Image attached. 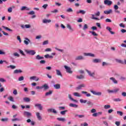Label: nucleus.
Returning a JSON list of instances; mask_svg holds the SVG:
<instances>
[{
    "mask_svg": "<svg viewBox=\"0 0 126 126\" xmlns=\"http://www.w3.org/2000/svg\"><path fill=\"white\" fill-rule=\"evenodd\" d=\"M118 115H120V116H123L124 113L122 111H117V112Z\"/></svg>",
    "mask_w": 126,
    "mask_h": 126,
    "instance_id": "obj_59",
    "label": "nucleus"
},
{
    "mask_svg": "<svg viewBox=\"0 0 126 126\" xmlns=\"http://www.w3.org/2000/svg\"><path fill=\"white\" fill-rule=\"evenodd\" d=\"M42 7L44 8V9H46L47 7H48V4H45L43 5Z\"/></svg>",
    "mask_w": 126,
    "mask_h": 126,
    "instance_id": "obj_61",
    "label": "nucleus"
},
{
    "mask_svg": "<svg viewBox=\"0 0 126 126\" xmlns=\"http://www.w3.org/2000/svg\"><path fill=\"white\" fill-rule=\"evenodd\" d=\"M7 68H11V69H14L16 68V66H14L13 65H10L9 66H8Z\"/></svg>",
    "mask_w": 126,
    "mask_h": 126,
    "instance_id": "obj_42",
    "label": "nucleus"
},
{
    "mask_svg": "<svg viewBox=\"0 0 126 126\" xmlns=\"http://www.w3.org/2000/svg\"><path fill=\"white\" fill-rule=\"evenodd\" d=\"M41 38H42V35H37V36L35 37V39H38V40L41 39Z\"/></svg>",
    "mask_w": 126,
    "mask_h": 126,
    "instance_id": "obj_60",
    "label": "nucleus"
},
{
    "mask_svg": "<svg viewBox=\"0 0 126 126\" xmlns=\"http://www.w3.org/2000/svg\"><path fill=\"white\" fill-rule=\"evenodd\" d=\"M28 14H30V15H33V14H35V12L34 11H31L28 13Z\"/></svg>",
    "mask_w": 126,
    "mask_h": 126,
    "instance_id": "obj_56",
    "label": "nucleus"
},
{
    "mask_svg": "<svg viewBox=\"0 0 126 126\" xmlns=\"http://www.w3.org/2000/svg\"><path fill=\"white\" fill-rule=\"evenodd\" d=\"M18 80L19 81H22L24 80V77L21 76V77H19Z\"/></svg>",
    "mask_w": 126,
    "mask_h": 126,
    "instance_id": "obj_53",
    "label": "nucleus"
},
{
    "mask_svg": "<svg viewBox=\"0 0 126 126\" xmlns=\"http://www.w3.org/2000/svg\"><path fill=\"white\" fill-rule=\"evenodd\" d=\"M19 51L20 53L21 54V55H22L24 56V57H25V54H24V52H23L22 51V50L19 49Z\"/></svg>",
    "mask_w": 126,
    "mask_h": 126,
    "instance_id": "obj_49",
    "label": "nucleus"
},
{
    "mask_svg": "<svg viewBox=\"0 0 126 126\" xmlns=\"http://www.w3.org/2000/svg\"><path fill=\"white\" fill-rule=\"evenodd\" d=\"M73 95L75 96V97H81V94H80L77 93V92H75L73 94Z\"/></svg>",
    "mask_w": 126,
    "mask_h": 126,
    "instance_id": "obj_31",
    "label": "nucleus"
},
{
    "mask_svg": "<svg viewBox=\"0 0 126 126\" xmlns=\"http://www.w3.org/2000/svg\"><path fill=\"white\" fill-rule=\"evenodd\" d=\"M86 87L85 84H82L79 85L78 87L76 88V90H81L82 88H84Z\"/></svg>",
    "mask_w": 126,
    "mask_h": 126,
    "instance_id": "obj_12",
    "label": "nucleus"
},
{
    "mask_svg": "<svg viewBox=\"0 0 126 126\" xmlns=\"http://www.w3.org/2000/svg\"><path fill=\"white\" fill-rule=\"evenodd\" d=\"M23 100L25 102H30V98L29 97H25L23 98Z\"/></svg>",
    "mask_w": 126,
    "mask_h": 126,
    "instance_id": "obj_43",
    "label": "nucleus"
},
{
    "mask_svg": "<svg viewBox=\"0 0 126 126\" xmlns=\"http://www.w3.org/2000/svg\"><path fill=\"white\" fill-rule=\"evenodd\" d=\"M56 71L57 75H58V76H61V77H63V74H62V72L60 70L56 69Z\"/></svg>",
    "mask_w": 126,
    "mask_h": 126,
    "instance_id": "obj_22",
    "label": "nucleus"
},
{
    "mask_svg": "<svg viewBox=\"0 0 126 126\" xmlns=\"http://www.w3.org/2000/svg\"><path fill=\"white\" fill-rule=\"evenodd\" d=\"M92 62L94 63H100L102 62V60L100 59H94L93 60Z\"/></svg>",
    "mask_w": 126,
    "mask_h": 126,
    "instance_id": "obj_9",
    "label": "nucleus"
},
{
    "mask_svg": "<svg viewBox=\"0 0 126 126\" xmlns=\"http://www.w3.org/2000/svg\"><path fill=\"white\" fill-rule=\"evenodd\" d=\"M2 27L3 28V29H5V30H7V31H9V32H13V31L11 29H9L8 27H6L4 26H2Z\"/></svg>",
    "mask_w": 126,
    "mask_h": 126,
    "instance_id": "obj_28",
    "label": "nucleus"
},
{
    "mask_svg": "<svg viewBox=\"0 0 126 126\" xmlns=\"http://www.w3.org/2000/svg\"><path fill=\"white\" fill-rule=\"evenodd\" d=\"M76 78L77 79H84L85 78V76L83 75H80L76 76Z\"/></svg>",
    "mask_w": 126,
    "mask_h": 126,
    "instance_id": "obj_26",
    "label": "nucleus"
},
{
    "mask_svg": "<svg viewBox=\"0 0 126 126\" xmlns=\"http://www.w3.org/2000/svg\"><path fill=\"white\" fill-rule=\"evenodd\" d=\"M113 12V10L111 9L108 10H105L104 11V14H111Z\"/></svg>",
    "mask_w": 126,
    "mask_h": 126,
    "instance_id": "obj_23",
    "label": "nucleus"
},
{
    "mask_svg": "<svg viewBox=\"0 0 126 126\" xmlns=\"http://www.w3.org/2000/svg\"><path fill=\"white\" fill-rule=\"evenodd\" d=\"M64 67L66 69V71L67 72V73H70V74L72 73V70H71V68L70 67L64 65Z\"/></svg>",
    "mask_w": 126,
    "mask_h": 126,
    "instance_id": "obj_4",
    "label": "nucleus"
},
{
    "mask_svg": "<svg viewBox=\"0 0 126 126\" xmlns=\"http://www.w3.org/2000/svg\"><path fill=\"white\" fill-rule=\"evenodd\" d=\"M86 71L87 72L88 74L90 77H92L93 78L95 79L96 77H95V72H92L88 69H86Z\"/></svg>",
    "mask_w": 126,
    "mask_h": 126,
    "instance_id": "obj_2",
    "label": "nucleus"
},
{
    "mask_svg": "<svg viewBox=\"0 0 126 126\" xmlns=\"http://www.w3.org/2000/svg\"><path fill=\"white\" fill-rule=\"evenodd\" d=\"M49 88H50V87L47 84H44L41 86V89H43V91H46V90H49Z\"/></svg>",
    "mask_w": 126,
    "mask_h": 126,
    "instance_id": "obj_5",
    "label": "nucleus"
},
{
    "mask_svg": "<svg viewBox=\"0 0 126 126\" xmlns=\"http://www.w3.org/2000/svg\"><path fill=\"white\" fill-rule=\"evenodd\" d=\"M75 117H78L80 119H82V118H84L85 116L84 115H76Z\"/></svg>",
    "mask_w": 126,
    "mask_h": 126,
    "instance_id": "obj_45",
    "label": "nucleus"
},
{
    "mask_svg": "<svg viewBox=\"0 0 126 126\" xmlns=\"http://www.w3.org/2000/svg\"><path fill=\"white\" fill-rule=\"evenodd\" d=\"M0 55H5V52L2 50H0Z\"/></svg>",
    "mask_w": 126,
    "mask_h": 126,
    "instance_id": "obj_63",
    "label": "nucleus"
},
{
    "mask_svg": "<svg viewBox=\"0 0 126 126\" xmlns=\"http://www.w3.org/2000/svg\"><path fill=\"white\" fill-rule=\"evenodd\" d=\"M89 33H91V34H92V35H93V36H98V34H97L94 31H90Z\"/></svg>",
    "mask_w": 126,
    "mask_h": 126,
    "instance_id": "obj_38",
    "label": "nucleus"
},
{
    "mask_svg": "<svg viewBox=\"0 0 126 126\" xmlns=\"http://www.w3.org/2000/svg\"><path fill=\"white\" fill-rule=\"evenodd\" d=\"M87 105H88V106H90L91 107H93V106H94V105L93 102H91V101H88V100H87Z\"/></svg>",
    "mask_w": 126,
    "mask_h": 126,
    "instance_id": "obj_34",
    "label": "nucleus"
},
{
    "mask_svg": "<svg viewBox=\"0 0 126 126\" xmlns=\"http://www.w3.org/2000/svg\"><path fill=\"white\" fill-rule=\"evenodd\" d=\"M67 113V110H63L60 112L61 115H62V116H64L65 114Z\"/></svg>",
    "mask_w": 126,
    "mask_h": 126,
    "instance_id": "obj_41",
    "label": "nucleus"
},
{
    "mask_svg": "<svg viewBox=\"0 0 126 126\" xmlns=\"http://www.w3.org/2000/svg\"><path fill=\"white\" fill-rule=\"evenodd\" d=\"M57 120L59 122H65V119L64 118H57Z\"/></svg>",
    "mask_w": 126,
    "mask_h": 126,
    "instance_id": "obj_35",
    "label": "nucleus"
},
{
    "mask_svg": "<svg viewBox=\"0 0 126 126\" xmlns=\"http://www.w3.org/2000/svg\"><path fill=\"white\" fill-rule=\"evenodd\" d=\"M51 94H53V91H49L48 92L45 93V96H50Z\"/></svg>",
    "mask_w": 126,
    "mask_h": 126,
    "instance_id": "obj_36",
    "label": "nucleus"
},
{
    "mask_svg": "<svg viewBox=\"0 0 126 126\" xmlns=\"http://www.w3.org/2000/svg\"><path fill=\"white\" fill-rule=\"evenodd\" d=\"M86 29H88V26L87 25V24H85L83 28V30H84V31H85Z\"/></svg>",
    "mask_w": 126,
    "mask_h": 126,
    "instance_id": "obj_44",
    "label": "nucleus"
},
{
    "mask_svg": "<svg viewBox=\"0 0 126 126\" xmlns=\"http://www.w3.org/2000/svg\"><path fill=\"white\" fill-rule=\"evenodd\" d=\"M84 56H85V57H91L92 58H94L95 57V54L91 53H84Z\"/></svg>",
    "mask_w": 126,
    "mask_h": 126,
    "instance_id": "obj_8",
    "label": "nucleus"
},
{
    "mask_svg": "<svg viewBox=\"0 0 126 126\" xmlns=\"http://www.w3.org/2000/svg\"><path fill=\"white\" fill-rule=\"evenodd\" d=\"M51 21V20L44 19L43 20V23H50Z\"/></svg>",
    "mask_w": 126,
    "mask_h": 126,
    "instance_id": "obj_39",
    "label": "nucleus"
},
{
    "mask_svg": "<svg viewBox=\"0 0 126 126\" xmlns=\"http://www.w3.org/2000/svg\"><path fill=\"white\" fill-rule=\"evenodd\" d=\"M104 4H106V5H112V4L113 3V2L110 0H105L104 1Z\"/></svg>",
    "mask_w": 126,
    "mask_h": 126,
    "instance_id": "obj_13",
    "label": "nucleus"
},
{
    "mask_svg": "<svg viewBox=\"0 0 126 126\" xmlns=\"http://www.w3.org/2000/svg\"><path fill=\"white\" fill-rule=\"evenodd\" d=\"M35 114L37 120H38V121H41V120H42V116H41V113H40V112H37L35 113Z\"/></svg>",
    "mask_w": 126,
    "mask_h": 126,
    "instance_id": "obj_16",
    "label": "nucleus"
},
{
    "mask_svg": "<svg viewBox=\"0 0 126 126\" xmlns=\"http://www.w3.org/2000/svg\"><path fill=\"white\" fill-rule=\"evenodd\" d=\"M82 94H84L86 95V97H91V94L90 93H88L87 92L85 91H82L81 92Z\"/></svg>",
    "mask_w": 126,
    "mask_h": 126,
    "instance_id": "obj_18",
    "label": "nucleus"
},
{
    "mask_svg": "<svg viewBox=\"0 0 126 126\" xmlns=\"http://www.w3.org/2000/svg\"><path fill=\"white\" fill-rule=\"evenodd\" d=\"M119 91H120V89L118 88V89H115L112 90H107V92L108 93H117V92H119Z\"/></svg>",
    "mask_w": 126,
    "mask_h": 126,
    "instance_id": "obj_7",
    "label": "nucleus"
},
{
    "mask_svg": "<svg viewBox=\"0 0 126 126\" xmlns=\"http://www.w3.org/2000/svg\"><path fill=\"white\" fill-rule=\"evenodd\" d=\"M13 56L14 57H17V58H19L20 57V55H19V54L17 52L14 53L13 54Z\"/></svg>",
    "mask_w": 126,
    "mask_h": 126,
    "instance_id": "obj_51",
    "label": "nucleus"
},
{
    "mask_svg": "<svg viewBox=\"0 0 126 126\" xmlns=\"http://www.w3.org/2000/svg\"><path fill=\"white\" fill-rule=\"evenodd\" d=\"M80 102L81 103V104H86V103H87V100L83 99H80Z\"/></svg>",
    "mask_w": 126,
    "mask_h": 126,
    "instance_id": "obj_33",
    "label": "nucleus"
},
{
    "mask_svg": "<svg viewBox=\"0 0 126 126\" xmlns=\"http://www.w3.org/2000/svg\"><path fill=\"white\" fill-rule=\"evenodd\" d=\"M106 29H107V30H108L110 33H111V34H112V35H114V34H115V32L112 31V29H111L110 27H107Z\"/></svg>",
    "mask_w": 126,
    "mask_h": 126,
    "instance_id": "obj_30",
    "label": "nucleus"
},
{
    "mask_svg": "<svg viewBox=\"0 0 126 126\" xmlns=\"http://www.w3.org/2000/svg\"><path fill=\"white\" fill-rule=\"evenodd\" d=\"M21 10L22 11H23L24 10H30V8H28L27 6H22L21 8Z\"/></svg>",
    "mask_w": 126,
    "mask_h": 126,
    "instance_id": "obj_27",
    "label": "nucleus"
},
{
    "mask_svg": "<svg viewBox=\"0 0 126 126\" xmlns=\"http://www.w3.org/2000/svg\"><path fill=\"white\" fill-rule=\"evenodd\" d=\"M66 27L68 28V29H69V30H70V32H73V31H74V30L72 29L71 26H70V25L69 24H67Z\"/></svg>",
    "mask_w": 126,
    "mask_h": 126,
    "instance_id": "obj_25",
    "label": "nucleus"
},
{
    "mask_svg": "<svg viewBox=\"0 0 126 126\" xmlns=\"http://www.w3.org/2000/svg\"><path fill=\"white\" fill-rule=\"evenodd\" d=\"M13 94H14V95H16L17 94V90H14Z\"/></svg>",
    "mask_w": 126,
    "mask_h": 126,
    "instance_id": "obj_64",
    "label": "nucleus"
},
{
    "mask_svg": "<svg viewBox=\"0 0 126 126\" xmlns=\"http://www.w3.org/2000/svg\"><path fill=\"white\" fill-rule=\"evenodd\" d=\"M81 126H88L87 123L85 122L84 124H81Z\"/></svg>",
    "mask_w": 126,
    "mask_h": 126,
    "instance_id": "obj_62",
    "label": "nucleus"
},
{
    "mask_svg": "<svg viewBox=\"0 0 126 126\" xmlns=\"http://www.w3.org/2000/svg\"><path fill=\"white\" fill-rule=\"evenodd\" d=\"M113 100L114 101V102H120V101H121V99L119 98H114Z\"/></svg>",
    "mask_w": 126,
    "mask_h": 126,
    "instance_id": "obj_50",
    "label": "nucleus"
},
{
    "mask_svg": "<svg viewBox=\"0 0 126 126\" xmlns=\"http://www.w3.org/2000/svg\"><path fill=\"white\" fill-rule=\"evenodd\" d=\"M25 52H26V53L28 54V55H30L31 56H34L36 55V51L34 50L26 49L25 50Z\"/></svg>",
    "mask_w": 126,
    "mask_h": 126,
    "instance_id": "obj_1",
    "label": "nucleus"
},
{
    "mask_svg": "<svg viewBox=\"0 0 126 126\" xmlns=\"http://www.w3.org/2000/svg\"><path fill=\"white\" fill-rule=\"evenodd\" d=\"M23 71L22 70H21V69H16L14 71V73L15 74H16L17 73H22Z\"/></svg>",
    "mask_w": 126,
    "mask_h": 126,
    "instance_id": "obj_29",
    "label": "nucleus"
},
{
    "mask_svg": "<svg viewBox=\"0 0 126 126\" xmlns=\"http://www.w3.org/2000/svg\"><path fill=\"white\" fill-rule=\"evenodd\" d=\"M91 92L94 94V95H96V96H101L102 95V92H96L93 90H91Z\"/></svg>",
    "mask_w": 126,
    "mask_h": 126,
    "instance_id": "obj_6",
    "label": "nucleus"
},
{
    "mask_svg": "<svg viewBox=\"0 0 126 126\" xmlns=\"http://www.w3.org/2000/svg\"><path fill=\"white\" fill-rule=\"evenodd\" d=\"M69 106V107H71L72 108H77L78 107V105L73 103H70Z\"/></svg>",
    "mask_w": 126,
    "mask_h": 126,
    "instance_id": "obj_32",
    "label": "nucleus"
},
{
    "mask_svg": "<svg viewBox=\"0 0 126 126\" xmlns=\"http://www.w3.org/2000/svg\"><path fill=\"white\" fill-rule=\"evenodd\" d=\"M0 82H6V80L3 78H0Z\"/></svg>",
    "mask_w": 126,
    "mask_h": 126,
    "instance_id": "obj_52",
    "label": "nucleus"
},
{
    "mask_svg": "<svg viewBox=\"0 0 126 126\" xmlns=\"http://www.w3.org/2000/svg\"><path fill=\"white\" fill-rule=\"evenodd\" d=\"M35 60H36V61L44 60V57H42V56H40L39 55H37L35 56Z\"/></svg>",
    "mask_w": 126,
    "mask_h": 126,
    "instance_id": "obj_17",
    "label": "nucleus"
},
{
    "mask_svg": "<svg viewBox=\"0 0 126 126\" xmlns=\"http://www.w3.org/2000/svg\"><path fill=\"white\" fill-rule=\"evenodd\" d=\"M24 116H27L28 118H29L30 117L32 116V113L28 111H25L24 112Z\"/></svg>",
    "mask_w": 126,
    "mask_h": 126,
    "instance_id": "obj_15",
    "label": "nucleus"
},
{
    "mask_svg": "<svg viewBox=\"0 0 126 126\" xmlns=\"http://www.w3.org/2000/svg\"><path fill=\"white\" fill-rule=\"evenodd\" d=\"M30 80H35V81H38L39 80V78L33 76L30 77Z\"/></svg>",
    "mask_w": 126,
    "mask_h": 126,
    "instance_id": "obj_19",
    "label": "nucleus"
},
{
    "mask_svg": "<svg viewBox=\"0 0 126 126\" xmlns=\"http://www.w3.org/2000/svg\"><path fill=\"white\" fill-rule=\"evenodd\" d=\"M77 14H79L81 13V14H85L86 13V11L83 10H80L79 11H76Z\"/></svg>",
    "mask_w": 126,
    "mask_h": 126,
    "instance_id": "obj_24",
    "label": "nucleus"
},
{
    "mask_svg": "<svg viewBox=\"0 0 126 126\" xmlns=\"http://www.w3.org/2000/svg\"><path fill=\"white\" fill-rule=\"evenodd\" d=\"M115 61L117 63H121V64H124V61H123V60H119V59H116Z\"/></svg>",
    "mask_w": 126,
    "mask_h": 126,
    "instance_id": "obj_37",
    "label": "nucleus"
},
{
    "mask_svg": "<svg viewBox=\"0 0 126 126\" xmlns=\"http://www.w3.org/2000/svg\"><path fill=\"white\" fill-rule=\"evenodd\" d=\"M110 80H111V82L114 84H118V81L116 80V78L111 77L109 78Z\"/></svg>",
    "mask_w": 126,
    "mask_h": 126,
    "instance_id": "obj_14",
    "label": "nucleus"
},
{
    "mask_svg": "<svg viewBox=\"0 0 126 126\" xmlns=\"http://www.w3.org/2000/svg\"><path fill=\"white\" fill-rule=\"evenodd\" d=\"M110 108H111V105H105L104 106V108L105 109V110L110 109Z\"/></svg>",
    "mask_w": 126,
    "mask_h": 126,
    "instance_id": "obj_46",
    "label": "nucleus"
},
{
    "mask_svg": "<svg viewBox=\"0 0 126 126\" xmlns=\"http://www.w3.org/2000/svg\"><path fill=\"white\" fill-rule=\"evenodd\" d=\"M68 98L70 100V101H72L73 102H74V103H77L78 102L76 99H73V98H72V96L70 94H68Z\"/></svg>",
    "mask_w": 126,
    "mask_h": 126,
    "instance_id": "obj_10",
    "label": "nucleus"
},
{
    "mask_svg": "<svg viewBox=\"0 0 126 126\" xmlns=\"http://www.w3.org/2000/svg\"><path fill=\"white\" fill-rule=\"evenodd\" d=\"M66 12H73V10L71 8H69L66 9Z\"/></svg>",
    "mask_w": 126,
    "mask_h": 126,
    "instance_id": "obj_48",
    "label": "nucleus"
},
{
    "mask_svg": "<svg viewBox=\"0 0 126 126\" xmlns=\"http://www.w3.org/2000/svg\"><path fill=\"white\" fill-rule=\"evenodd\" d=\"M48 113H53V114H57L58 112L55 109L49 108L47 109Z\"/></svg>",
    "mask_w": 126,
    "mask_h": 126,
    "instance_id": "obj_11",
    "label": "nucleus"
},
{
    "mask_svg": "<svg viewBox=\"0 0 126 126\" xmlns=\"http://www.w3.org/2000/svg\"><path fill=\"white\" fill-rule=\"evenodd\" d=\"M8 12L9 13L12 12V7H10L8 8Z\"/></svg>",
    "mask_w": 126,
    "mask_h": 126,
    "instance_id": "obj_57",
    "label": "nucleus"
},
{
    "mask_svg": "<svg viewBox=\"0 0 126 126\" xmlns=\"http://www.w3.org/2000/svg\"><path fill=\"white\" fill-rule=\"evenodd\" d=\"M96 112H97V111L94 108L92 109L91 110V112L92 113V114H94V113H96Z\"/></svg>",
    "mask_w": 126,
    "mask_h": 126,
    "instance_id": "obj_58",
    "label": "nucleus"
},
{
    "mask_svg": "<svg viewBox=\"0 0 126 126\" xmlns=\"http://www.w3.org/2000/svg\"><path fill=\"white\" fill-rule=\"evenodd\" d=\"M53 86L55 89H56V90L61 89V84H54L53 85Z\"/></svg>",
    "mask_w": 126,
    "mask_h": 126,
    "instance_id": "obj_20",
    "label": "nucleus"
},
{
    "mask_svg": "<svg viewBox=\"0 0 126 126\" xmlns=\"http://www.w3.org/2000/svg\"><path fill=\"white\" fill-rule=\"evenodd\" d=\"M82 60H84V57L82 56H79L75 58L76 61H81Z\"/></svg>",
    "mask_w": 126,
    "mask_h": 126,
    "instance_id": "obj_21",
    "label": "nucleus"
},
{
    "mask_svg": "<svg viewBox=\"0 0 126 126\" xmlns=\"http://www.w3.org/2000/svg\"><path fill=\"white\" fill-rule=\"evenodd\" d=\"M34 107L37 108L39 111L43 110V106L40 103H36L34 104Z\"/></svg>",
    "mask_w": 126,
    "mask_h": 126,
    "instance_id": "obj_3",
    "label": "nucleus"
},
{
    "mask_svg": "<svg viewBox=\"0 0 126 126\" xmlns=\"http://www.w3.org/2000/svg\"><path fill=\"white\" fill-rule=\"evenodd\" d=\"M8 99L11 102H14V99H13V97L10 96V97H8Z\"/></svg>",
    "mask_w": 126,
    "mask_h": 126,
    "instance_id": "obj_47",
    "label": "nucleus"
},
{
    "mask_svg": "<svg viewBox=\"0 0 126 126\" xmlns=\"http://www.w3.org/2000/svg\"><path fill=\"white\" fill-rule=\"evenodd\" d=\"M48 44H49V40H45L42 43L43 45H48Z\"/></svg>",
    "mask_w": 126,
    "mask_h": 126,
    "instance_id": "obj_55",
    "label": "nucleus"
},
{
    "mask_svg": "<svg viewBox=\"0 0 126 126\" xmlns=\"http://www.w3.org/2000/svg\"><path fill=\"white\" fill-rule=\"evenodd\" d=\"M115 125L117 126H121V122H120V121H116V122H115Z\"/></svg>",
    "mask_w": 126,
    "mask_h": 126,
    "instance_id": "obj_54",
    "label": "nucleus"
},
{
    "mask_svg": "<svg viewBox=\"0 0 126 126\" xmlns=\"http://www.w3.org/2000/svg\"><path fill=\"white\" fill-rule=\"evenodd\" d=\"M92 19H94V20H100V19L95 17V15L94 14H92Z\"/></svg>",
    "mask_w": 126,
    "mask_h": 126,
    "instance_id": "obj_40",
    "label": "nucleus"
}]
</instances>
